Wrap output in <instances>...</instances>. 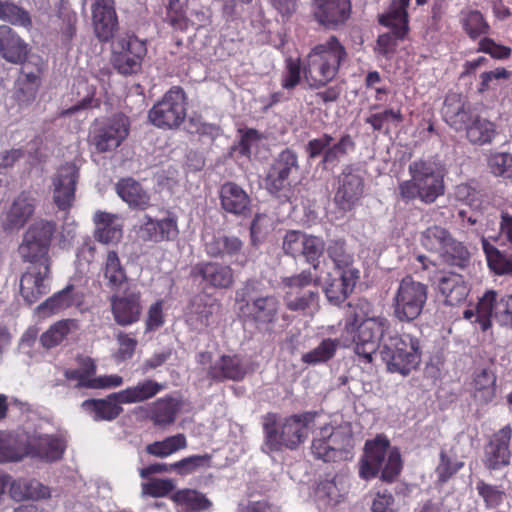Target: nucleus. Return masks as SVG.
Returning <instances> with one entry per match:
<instances>
[{
    "label": "nucleus",
    "instance_id": "f257e3e1",
    "mask_svg": "<svg viewBox=\"0 0 512 512\" xmlns=\"http://www.w3.org/2000/svg\"><path fill=\"white\" fill-rule=\"evenodd\" d=\"M56 231L55 221L37 219L28 226L18 246L21 261L33 266V270L23 273L20 280L21 296L29 305L50 291L45 281L50 275L49 251Z\"/></svg>",
    "mask_w": 512,
    "mask_h": 512
},
{
    "label": "nucleus",
    "instance_id": "f03ea898",
    "mask_svg": "<svg viewBox=\"0 0 512 512\" xmlns=\"http://www.w3.org/2000/svg\"><path fill=\"white\" fill-rule=\"evenodd\" d=\"M391 322L384 315H375L373 304L365 298H358L349 303L344 319L343 334L347 342L353 343L358 362L370 365L380 348L379 341L387 339L390 334Z\"/></svg>",
    "mask_w": 512,
    "mask_h": 512
},
{
    "label": "nucleus",
    "instance_id": "7ed1b4c3",
    "mask_svg": "<svg viewBox=\"0 0 512 512\" xmlns=\"http://www.w3.org/2000/svg\"><path fill=\"white\" fill-rule=\"evenodd\" d=\"M315 416V412H304L280 420L277 413H266L262 417L265 448L268 452L297 449L307 438L308 426Z\"/></svg>",
    "mask_w": 512,
    "mask_h": 512
},
{
    "label": "nucleus",
    "instance_id": "20e7f679",
    "mask_svg": "<svg viewBox=\"0 0 512 512\" xmlns=\"http://www.w3.org/2000/svg\"><path fill=\"white\" fill-rule=\"evenodd\" d=\"M347 57L345 46L335 35L315 45L303 61V74L310 88L320 89L328 85Z\"/></svg>",
    "mask_w": 512,
    "mask_h": 512
},
{
    "label": "nucleus",
    "instance_id": "39448f33",
    "mask_svg": "<svg viewBox=\"0 0 512 512\" xmlns=\"http://www.w3.org/2000/svg\"><path fill=\"white\" fill-rule=\"evenodd\" d=\"M410 179L398 184L399 199L408 204L416 199L430 205L445 193L444 174L436 163L418 159L409 164Z\"/></svg>",
    "mask_w": 512,
    "mask_h": 512
},
{
    "label": "nucleus",
    "instance_id": "423d86ee",
    "mask_svg": "<svg viewBox=\"0 0 512 512\" xmlns=\"http://www.w3.org/2000/svg\"><path fill=\"white\" fill-rule=\"evenodd\" d=\"M235 304L239 320L258 329L268 330L278 321L281 303L273 294L252 297L248 288L240 289L236 291Z\"/></svg>",
    "mask_w": 512,
    "mask_h": 512
},
{
    "label": "nucleus",
    "instance_id": "0eeeda50",
    "mask_svg": "<svg viewBox=\"0 0 512 512\" xmlns=\"http://www.w3.org/2000/svg\"><path fill=\"white\" fill-rule=\"evenodd\" d=\"M300 169L297 151L291 147L284 148L272 158L265 170V189L276 198H288Z\"/></svg>",
    "mask_w": 512,
    "mask_h": 512
},
{
    "label": "nucleus",
    "instance_id": "6e6552de",
    "mask_svg": "<svg viewBox=\"0 0 512 512\" xmlns=\"http://www.w3.org/2000/svg\"><path fill=\"white\" fill-rule=\"evenodd\" d=\"M389 371L409 374L416 369L421 360L420 342L410 334L389 335L380 351Z\"/></svg>",
    "mask_w": 512,
    "mask_h": 512
},
{
    "label": "nucleus",
    "instance_id": "1a4fd4ad",
    "mask_svg": "<svg viewBox=\"0 0 512 512\" xmlns=\"http://www.w3.org/2000/svg\"><path fill=\"white\" fill-rule=\"evenodd\" d=\"M428 300V286L406 275L399 282L393 297V316L401 323H410L421 314Z\"/></svg>",
    "mask_w": 512,
    "mask_h": 512
},
{
    "label": "nucleus",
    "instance_id": "9d476101",
    "mask_svg": "<svg viewBox=\"0 0 512 512\" xmlns=\"http://www.w3.org/2000/svg\"><path fill=\"white\" fill-rule=\"evenodd\" d=\"M321 278L311 271L304 269L298 274L282 278L284 301L288 310L305 311L318 301Z\"/></svg>",
    "mask_w": 512,
    "mask_h": 512
},
{
    "label": "nucleus",
    "instance_id": "9b49d317",
    "mask_svg": "<svg viewBox=\"0 0 512 512\" xmlns=\"http://www.w3.org/2000/svg\"><path fill=\"white\" fill-rule=\"evenodd\" d=\"M187 114V96L181 86H172L148 112L149 121L164 130L177 129Z\"/></svg>",
    "mask_w": 512,
    "mask_h": 512
},
{
    "label": "nucleus",
    "instance_id": "f8f14e48",
    "mask_svg": "<svg viewBox=\"0 0 512 512\" xmlns=\"http://www.w3.org/2000/svg\"><path fill=\"white\" fill-rule=\"evenodd\" d=\"M147 54L145 41L135 35H125L118 38L112 53L111 64L123 76H132L141 72L142 63Z\"/></svg>",
    "mask_w": 512,
    "mask_h": 512
},
{
    "label": "nucleus",
    "instance_id": "ddd939ff",
    "mask_svg": "<svg viewBox=\"0 0 512 512\" xmlns=\"http://www.w3.org/2000/svg\"><path fill=\"white\" fill-rule=\"evenodd\" d=\"M130 121L128 117L117 114L95 124L90 133V144L98 153L111 152L117 149L128 137Z\"/></svg>",
    "mask_w": 512,
    "mask_h": 512
},
{
    "label": "nucleus",
    "instance_id": "4468645a",
    "mask_svg": "<svg viewBox=\"0 0 512 512\" xmlns=\"http://www.w3.org/2000/svg\"><path fill=\"white\" fill-rule=\"evenodd\" d=\"M364 193V179L358 168L347 165L337 177V187L334 194L336 207L343 211L353 210Z\"/></svg>",
    "mask_w": 512,
    "mask_h": 512
},
{
    "label": "nucleus",
    "instance_id": "2eb2a0df",
    "mask_svg": "<svg viewBox=\"0 0 512 512\" xmlns=\"http://www.w3.org/2000/svg\"><path fill=\"white\" fill-rule=\"evenodd\" d=\"M512 428L506 425L493 433L483 449L482 463L489 471L500 470L510 464Z\"/></svg>",
    "mask_w": 512,
    "mask_h": 512
},
{
    "label": "nucleus",
    "instance_id": "dca6fc26",
    "mask_svg": "<svg viewBox=\"0 0 512 512\" xmlns=\"http://www.w3.org/2000/svg\"><path fill=\"white\" fill-rule=\"evenodd\" d=\"M79 168L74 162H65L52 177L53 201L59 210L70 209L75 200Z\"/></svg>",
    "mask_w": 512,
    "mask_h": 512
},
{
    "label": "nucleus",
    "instance_id": "f3484780",
    "mask_svg": "<svg viewBox=\"0 0 512 512\" xmlns=\"http://www.w3.org/2000/svg\"><path fill=\"white\" fill-rule=\"evenodd\" d=\"M111 313L119 326L137 323L142 315L141 292L127 287L122 294L110 298Z\"/></svg>",
    "mask_w": 512,
    "mask_h": 512
},
{
    "label": "nucleus",
    "instance_id": "a211bd4d",
    "mask_svg": "<svg viewBox=\"0 0 512 512\" xmlns=\"http://www.w3.org/2000/svg\"><path fill=\"white\" fill-rule=\"evenodd\" d=\"M190 276L199 279L207 288L229 289L234 284V272L229 265L215 261H201L192 266Z\"/></svg>",
    "mask_w": 512,
    "mask_h": 512
},
{
    "label": "nucleus",
    "instance_id": "6ab92c4d",
    "mask_svg": "<svg viewBox=\"0 0 512 512\" xmlns=\"http://www.w3.org/2000/svg\"><path fill=\"white\" fill-rule=\"evenodd\" d=\"M203 246L204 251L211 258L236 262L240 256H243L242 240L235 235H228L221 231L205 234Z\"/></svg>",
    "mask_w": 512,
    "mask_h": 512
},
{
    "label": "nucleus",
    "instance_id": "aec40b11",
    "mask_svg": "<svg viewBox=\"0 0 512 512\" xmlns=\"http://www.w3.org/2000/svg\"><path fill=\"white\" fill-rule=\"evenodd\" d=\"M441 113L443 120L456 132L463 131L476 115L466 97L455 92L445 96Z\"/></svg>",
    "mask_w": 512,
    "mask_h": 512
},
{
    "label": "nucleus",
    "instance_id": "412c9836",
    "mask_svg": "<svg viewBox=\"0 0 512 512\" xmlns=\"http://www.w3.org/2000/svg\"><path fill=\"white\" fill-rule=\"evenodd\" d=\"M350 0H314V17L326 29H337L350 18Z\"/></svg>",
    "mask_w": 512,
    "mask_h": 512
},
{
    "label": "nucleus",
    "instance_id": "4be33fe9",
    "mask_svg": "<svg viewBox=\"0 0 512 512\" xmlns=\"http://www.w3.org/2000/svg\"><path fill=\"white\" fill-rule=\"evenodd\" d=\"M467 385L471 398L479 405H487L497 396V376L491 367L475 368Z\"/></svg>",
    "mask_w": 512,
    "mask_h": 512
},
{
    "label": "nucleus",
    "instance_id": "5701e85b",
    "mask_svg": "<svg viewBox=\"0 0 512 512\" xmlns=\"http://www.w3.org/2000/svg\"><path fill=\"white\" fill-rule=\"evenodd\" d=\"M144 219L145 221L140 226L138 232L144 242L161 243L173 241L179 235L177 218L171 213L163 219H153L146 214Z\"/></svg>",
    "mask_w": 512,
    "mask_h": 512
},
{
    "label": "nucleus",
    "instance_id": "b1692460",
    "mask_svg": "<svg viewBox=\"0 0 512 512\" xmlns=\"http://www.w3.org/2000/svg\"><path fill=\"white\" fill-rule=\"evenodd\" d=\"M92 21L99 41H110L118 29L114 0H95L92 5Z\"/></svg>",
    "mask_w": 512,
    "mask_h": 512
},
{
    "label": "nucleus",
    "instance_id": "393cba45",
    "mask_svg": "<svg viewBox=\"0 0 512 512\" xmlns=\"http://www.w3.org/2000/svg\"><path fill=\"white\" fill-rule=\"evenodd\" d=\"M247 374V369L239 355H222L210 365L207 377L217 383L225 381H242Z\"/></svg>",
    "mask_w": 512,
    "mask_h": 512
},
{
    "label": "nucleus",
    "instance_id": "a878e982",
    "mask_svg": "<svg viewBox=\"0 0 512 512\" xmlns=\"http://www.w3.org/2000/svg\"><path fill=\"white\" fill-rule=\"evenodd\" d=\"M337 273L339 277L327 279L324 292L331 304L339 306L354 291L360 279V271L358 269H348L337 271Z\"/></svg>",
    "mask_w": 512,
    "mask_h": 512
},
{
    "label": "nucleus",
    "instance_id": "bb28decb",
    "mask_svg": "<svg viewBox=\"0 0 512 512\" xmlns=\"http://www.w3.org/2000/svg\"><path fill=\"white\" fill-rule=\"evenodd\" d=\"M29 54L28 44L8 25H0V57L11 64H23Z\"/></svg>",
    "mask_w": 512,
    "mask_h": 512
},
{
    "label": "nucleus",
    "instance_id": "cd10ccee",
    "mask_svg": "<svg viewBox=\"0 0 512 512\" xmlns=\"http://www.w3.org/2000/svg\"><path fill=\"white\" fill-rule=\"evenodd\" d=\"M35 211L34 199L26 192L19 194L12 202L5 218L2 228L5 232L19 230L24 227Z\"/></svg>",
    "mask_w": 512,
    "mask_h": 512
},
{
    "label": "nucleus",
    "instance_id": "c85d7f7f",
    "mask_svg": "<svg viewBox=\"0 0 512 512\" xmlns=\"http://www.w3.org/2000/svg\"><path fill=\"white\" fill-rule=\"evenodd\" d=\"M389 445V441L382 436H377L374 440L366 442L365 460H363L359 471L363 479H371L378 474L387 455Z\"/></svg>",
    "mask_w": 512,
    "mask_h": 512
},
{
    "label": "nucleus",
    "instance_id": "c756f323",
    "mask_svg": "<svg viewBox=\"0 0 512 512\" xmlns=\"http://www.w3.org/2000/svg\"><path fill=\"white\" fill-rule=\"evenodd\" d=\"M222 209L235 216H246L250 212V197L234 182L224 183L219 192Z\"/></svg>",
    "mask_w": 512,
    "mask_h": 512
},
{
    "label": "nucleus",
    "instance_id": "7c9ffc66",
    "mask_svg": "<svg viewBox=\"0 0 512 512\" xmlns=\"http://www.w3.org/2000/svg\"><path fill=\"white\" fill-rule=\"evenodd\" d=\"M438 292L444 297L446 305L454 306L466 300L469 286L464 277L455 272H446L438 279Z\"/></svg>",
    "mask_w": 512,
    "mask_h": 512
},
{
    "label": "nucleus",
    "instance_id": "2f4dec72",
    "mask_svg": "<svg viewBox=\"0 0 512 512\" xmlns=\"http://www.w3.org/2000/svg\"><path fill=\"white\" fill-rule=\"evenodd\" d=\"M121 404L116 392L104 399H86L82 402L81 408L95 421H113L123 412Z\"/></svg>",
    "mask_w": 512,
    "mask_h": 512
},
{
    "label": "nucleus",
    "instance_id": "473e14b6",
    "mask_svg": "<svg viewBox=\"0 0 512 512\" xmlns=\"http://www.w3.org/2000/svg\"><path fill=\"white\" fill-rule=\"evenodd\" d=\"M323 239L318 236L309 235L299 230H289L286 232L282 249L284 253L294 259L306 257L310 252L314 251Z\"/></svg>",
    "mask_w": 512,
    "mask_h": 512
},
{
    "label": "nucleus",
    "instance_id": "72a5a7b5",
    "mask_svg": "<svg viewBox=\"0 0 512 512\" xmlns=\"http://www.w3.org/2000/svg\"><path fill=\"white\" fill-rule=\"evenodd\" d=\"M65 443L62 439L52 436L43 435L38 437L34 442H28V456L36 457L46 462H55L63 457L65 452Z\"/></svg>",
    "mask_w": 512,
    "mask_h": 512
},
{
    "label": "nucleus",
    "instance_id": "f704fd0d",
    "mask_svg": "<svg viewBox=\"0 0 512 512\" xmlns=\"http://www.w3.org/2000/svg\"><path fill=\"white\" fill-rule=\"evenodd\" d=\"M463 131L467 141L478 146L491 144L498 134L496 123L477 113Z\"/></svg>",
    "mask_w": 512,
    "mask_h": 512
},
{
    "label": "nucleus",
    "instance_id": "c9c22d12",
    "mask_svg": "<svg viewBox=\"0 0 512 512\" xmlns=\"http://www.w3.org/2000/svg\"><path fill=\"white\" fill-rule=\"evenodd\" d=\"M83 303V295L75 290L74 285L68 284L61 291L54 293L38 306L39 312L55 314L72 306L79 307Z\"/></svg>",
    "mask_w": 512,
    "mask_h": 512
},
{
    "label": "nucleus",
    "instance_id": "e433bc0d",
    "mask_svg": "<svg viewBox=\"0 0 512 512\" xmlns=\"http://www.w3.org/2000/svg\"><path fill=\"white\" fill-rule=\"evenodd\" d=\"M28 442L19 435L0 430V464L22 461L28 456Z\"/></svg>",
    "mask_w": 512,
    "mask_h": 512
},
{
    "label": "nucleus",
    "instance_id": "4c0bfd02",
    "mask_svg": "<svg viewBox=\"0 0 512 512\" xmlns=\"http://www.w3.org/2000/svg\"><path fill=\"white\" fill-rule=\"evenodd\" d=\"M411 0H393L386 13L379 15L378 22L382 26L399 30L401 35L409 33L408 7Z\"/></svg>",
    "mask_w": 512,
    "mask_h": 512
},
{
    "label": "nucleus",
    "instance_id": "58836bf2",
    "mask_svg": "<svg viewBox=\"0 0 512 512\" xmlns=\"http://www.w3.org/2000/svg\"><path fill=\"white\" fill-rule=\"evenodd\" d=\"M116 192L131 208L145 210L150 204L149 195L133 178H121L116 184Z\"/></svg>",
    "mask_w": 512,
    "mask_h": 512
},
{
    "label": "nucleus",
    "instance_id": "ea45409f",
    "mask_svg": "<svg viewBox=\"0 0 512 512\" xmlns=\"http://www.w3.org/2000/svg\"><path fill=\"white\" fill-rule=\"evenodd\" d=\"M94 222V238L98 242L108 244L121 239L123 231L117 215L98 211L94 215Z\"/></svg>",
    "mask_w": 512,
    "mask_h": 512
},
{
    "label": "nucleus",
    "instance_id": "a19ab883",
    "mask_svg": "<svg viewBox=\"0 0 512 512\" xmlns=\"http://www.w3.org/2000/svg\"><path fill=\"white\" fill-rule=\"evenodd\" d=\"M180 408L181 402L178 399L172 396H165L152 403L149 418L155 425H170L175 422Z\"/></svg>",
    "mask_w": 512,
    "mask_h": 512
},
{
    "label": "nucleus",
    "instance_id": "79ce46f5",
    "mask_svg": "<svg viewBox=\"0 0 512 512\" xmlns=\"http://www.w3.org/2000/svg\"><path fill=\"white\" fill-rule=\"evenodd\" d=\"M171 500L179 508L180 512H200L211 506V501L201 492L195 489L184 488L175 491Z\"/></svg>",
    "mask_w": 512,
    "mask_h": 512
},
{
    "label": "nucleus",
    "instance_id": "37998d69",
    "mask_svg": "<svg viewBox=\"0 0 512 512\" xmlns=\"http://www.w3.org/2000/svg\"><path fill=\"white\" fill-rule=\"evenodd\" d=\"M481 242L489 269L499 276H512V254L500 251L484 237Z\"/></svg>",
    "mask_w": 512,
    "mask_h": 512
},
{
    "label": "nucleus",
    "instance_id": "c03bdc74",
    "mask_svg": "<svg viewBox=\"0 0 512 512\" xmlns=\"http://www.w3.org/2000/svg\"><path fill=\"white\" fill-rule=\"evenodd\" d=\"M163 385L152 379H146L137 383L135 386L127 387L117 392L120 397V403L132 404L139 403L153 398L163 390Z\"/></svg>",
    "mask_w": 512,
    "mask_h": 512
},
{
    "label": "nucleus",
    "instance_id": "a18cd8bd",
    "mask_svg": "<svg viewBox=\"0 0 512 512\" xmlns=\"http://www.w3.org/2000/svg\"><path fill=\"white\" fill-rule=\"evenodd\" d=\"M459 22L463 31L471 40H476L488 35L491 31L490 24L481 11L476 9L462 10Z\"/></svg>",
    "mask_w": 512,
    "mask_h": 512
},
{
    "label": "nucleus",
    "instance_id": "49530a36",
    "mask_svg": "<svg viewBox=\"0 0 512 512\" xmlns=\"http://www.w3.org/2000/svg\"><path fill=\"white\" fill-rule=\"evenodd\" d=\"M438 257L447 266L464 269L470 263L471 253L464 242L452 235L451 240L446 243Z\"/></svg>",
    "mask_w": 512,
    "mask_h": 512
},
{
    "label": "nucleus",
    "instance_id": "de8ad7c7",
    "mask_svg": "<svg viewBox=\"0 0 512 512\" xmlns=\"http://www.w3.org/2000/svg\"><path fill=\"white\" fill-rule=\"evenodd\" d=\"M80 367L77 369H65L64 376L68 381H75V388L94 389L95 374L97 366L90 357L78 359Z\"/></svg>",
    "mask_w": 512,
    "mask_h": 512
},
{
    "label": "nucleus",
    "instance_id": "09e8293b",
    "mask_svg": "<svg viewBox=\"0 0 512 512\" xmlns=\"http://www.w3.org/2000/svg\"><path fill=\"white\" fill-rule=\"evenodd\" d=\"M404 120L400 109L386 108L379 112L371 113L365 118V123L369 124L373 131L382 132L387 135L392 127H398Z\"/></svg>",
    "mask_w": 512,
    "mask_h": 512
},
{
    "label": "nucleus",
    "instance_id": "8fccbe9b",
    "mask_svg": "<svg viewBox=\"0 0 512 512\" xmlns=\"http://www.w3.org/2000/svg\"><path fill=\"white\" fill-rule=\"evenodd\" d=\"M451 237L448 229L435 224L421 232L420 243L428 252L439 255Z\"/></svg>",
    "mask_w": 512,
    "mask_h": 512
},
{
    "label": "nucleus",
    "instance_id": "3c124183",
    "mask_svg": "<svg viewBox=\"0 0 512 512\" xmlns=\"http://www.w3.org/2000/svg\"><path fill=\"white\" fill-rule=\"evenodd\" d=\"M78 328V322L75 319H63L52 324L47 331L41 334L40 343L50 349L58 346L68 336L72 329Z\"/></svg>",
    "mask_w": 512,
    "mask_h": 512
},
{
    "label": "nucleus",
    "instance_id": "603ef678",
    "mask_svg": "<svg viewBox=\"0 0 512 512\" xmlns=\"http://www.w3.org/2000/svg\"><path fill=\"white\" fill-rule=\"evenodd\" d=\"M325 429L328 430V445L335 461L346 459L353 448L352 434L331 425H325Z\"/></svg>",
    "mask_w": 512,
    "mask_h": 512
},
{
    "label": "nucleus",
    "instance_id": "864d4df0",
    "mask_svg": "<svg viewBox=\"0 0 512 512\" xmlns=\"http://www.w3.org/2000/svg\"><path fill=\"white\" fill-rule=\"evenodd\" d=\"M187 447L186 436L182 433L166 437L161 441H155L145 447V451L154 457L165 458Z\"/></svg>",
    "mask_w": 512,
    "mask_h": 512
},
{
    "label": "nucleus",
    "instance_id": "5fc2aeb1",
    "mask_svg": "<svg viewBox=\"0 0 512 512\" xmlns=\"http://www.w3.org/2000/svg\"><path fill=\"white\" fill-rule=\"evenodd\" d=\"M329 259L333 262L336 271L357 269L354 267V257L347 251L344 239H333L328 242L325 248Z\"/></svg>",
    "mask_w": 512,
    "mask_h": 512
},
{
    "label": "nucleus",
    "instance_id": "6e6d98bb",
    "mask_svg": "<svg viewBox=\"0 0 512 512\" xmlns=\"http://www.w3.org/2000/svg\"><path fill=\"white\" fill-rule=\"evenodd\" d=\"M355 146L352 136L343 134L336 143L328 146L321 160L322 165L324 168L335 167L342 157L355 150Z\"/></svg>",
    "mask_w": 512,
    "mask_h": 512
},
{
    "label": "nucleus",
    "instance_id": "4d7b16f0",
    "mask_svg": "<svg viewBox=\"0 0 512 512\" xmlns=\"http://www.w3.org/2000/svg\"><path fill=\"white\" fill-rule=\"evenodd\" d=\"M497 292L494 290L487 291L476 305V318L474 322L480 325L482 331L488 330L492 326L491 318L495 317Z\"/></svg>",
    "mask_w": 512,
    "mask_h": 512
},
{
    "label": "nucleus",
    "instance_id": "13d9d810",
    "mask_svg": "<svg viewBox=\"0 0 512 512\" xmlns=\"http://www.w3.org/2000/svg\"><path fill=\"white\" fill-rule=\"evenodd\" d=\"M103 273L108 285L112 289H118L127 280L126 271L121 265L117 252L109 251L107 253Z\"/></svg>",
    "mask_w": 512,
    "mask_h": 512
},
{
    "label": "nucleus",
    "instance_id": "bf43d9fd",
    "mask_svg": "<svg viewBox=\"0 0 512 512\" xmlns=\"http://www.w3.org/2000/svg\"><path fill=\"white\" fill-rule=\"evenodd\" d=\"M338 346V339H323L316 348L303 354L301 360L309 365L325 363L334 357Z\"/></svg>",
    "mask_w": 512,
    "mask_h": 512
},
{
    "label": "nucleus",
    "instance_id": "052dcab7",
    "mask_svg": "<svg viewBox=\"0 0 512 512\" xmlns=\"http://www.w3.org/2000/svg\"><path fill=\"white\" fill-rule=\"evenodd\" d=\"M0 20L24 28L32 26L29 13L9 0H0Z\"/></svg>",
    "mask_w": 512,
    "mask_h": 512
},
{
    "label": "nucleus",
    "instance_id": "680f3d73",
    "mask_svg": "<svg viewBox=\"0 0 512 512\" xmlns=\"http://www.w3.org/2000/svg\"><path fill=\"white\" fill-rule=\"evenodd\" d=\"M212 456L210 454L191 455L177 462L171 463L172 471L180 476H187L200 469L211 467Z\"/></svg>",
    "mask_w": 512,
    "mask_h": 512
},
{
    "label": "nucleus",
    "instance_id": "e2e57ef3",
    "mask_svg": "<svg viewBox=\"0 0 512 512\" xmlns=\"http://www.w3.org/2000/svg\"><path fill=\"white\" fill-rule=\"evenodd\" d=\"M406 36L407 35H401L399 30L394 29L380 34L374 46V53L385 58H390L396 52L398 42L403 41Z\"/></svg>",
    "mask_w": 512,
    "mask_h": 512
},
{
    "label": "nucleus",
    "instance_id": "0e129e2a",
    "mask_svg": "<svg viewBox=\"0 0 512 512\" xmlns=\"http://www.w3.org/2000/svg\"><path fill=\"white\" fill-rule=\"evenodd\" d=\"M58 17L61 21L59 32L64 43H69L76 35L77 14L71 8L62 5L58 10Z\"/></svg>",
    "mask_w": 512,
    "mask_h": 512
},
{
    "label": "nucleus",
    "instance_id": "69168bd1",
    "mask_svg": "<svg viewBox=\"0 0 512 512\" xmlns=\"http://www.w3.org/2000/svg\"><path fill=\"white\" fill-rule=\"evenodd\" d=\"M221 304L217 300L206 301L200 299L193 303V314L196 321L202 326H209L212 318L220 311Z\"/></svg>",
    "mask_w": 512,
    "mask_h": 512
},
{
    "label": "nucleus",
    "instance_id": "338daca9",
    "mask_svg": "<svg viewBox=\"0 0 512 512\" xmlns=\"http://www.w3.org/2000/svg\"><path fill=\"white\" fill-rule=\"evenodd\" d=\"M328 445V430L321 427L312 440L311 452L315 458L324 462H335L334 454Z\"/></svg>",
    "mask_w": 512,
    "mask_h": 512
},
{
    "label": "nucleus",
    "instance_id": "774afa93",
    "mask_svg": "<svg viewBox=\"0 0 512 512\" xmlns=\"http://www.w3.org/2000/svg\"><path fill=\"white\" fill-rule=\"evenodd\" d=\"M488 166L495 176L512 179V154L497 152L488 158Z\"/></svg>",
    "mask_w": 512,
    "mask_h": 512
}]
</instances>
